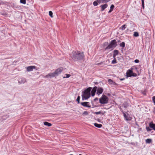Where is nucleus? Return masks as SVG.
I'll return each mask as SVG.
<instances>
[{
  "instance_id": "nucleus-52",
  "label": "nucleus",
  "mask_w": 155,
  "mask_h": 155,
  "mask_svg": "<svg viewBox=\"0 0 155 155\" xmlns=\"http://www.w3.org/2000/svg\"><path fill=\"white\" fill-rule=\"evenodd\" d=\"M0 5H1V3H0Z\"/></svg>"
},
{
  "instance_id": "nucleus-34",
  "label": "nucleus",
  "mask_w": 155,
  "mask_h": 155,
  "mask_svg": "<svg viewBox=\"0 0 155 155\" xmlns=\"http://www.w3.org/2000/svg\"><path fill=\"white\" fill-rule=\"evenodd\" d=\"M65 75H66V77H63L64 78H68L71 76L70 74H66Z\"/></svg>"
},
{
  "instance_id": "nucleus-11",
  "label": "nucleus",
  "mask_w": 155,
  "mask_h": 155,
  "mask_svg": "<svg viewBox=\"0 0 155 155\" xmlns=\"http://www.w3.org/2000/svg\"><path fill=\"white\" fill-rule=\"evenodd\" d=\"M133 72V71L129 69L128 70L126 73L127 77H131V75H132Z\"/></svg>"
},
{
  "instance_id": "nucleus-15",
  "label": "nucleus",
  "mask_w": 155,
  "mask_h": 155,
  "mask_svg": "<svg viewBox=\"0 0 155 155\" xmlns=\"http://www.w3.org/2000/svg\"><path fill=\"white\" fill-rule=\"evenodd\" d=\"M123 115L124 117V118L126 120L128 121L130 120H131V119H130V117H129L128 116H127L125 112H123Z\"/></svg>"
},
{
  "instance_id": "nucleus-35",
  "label": "nucleus",
  "mask_w": 155,
  "mask_h": 155,
  "mask_svg": "<svg viewBox=\"0 0 155 155\" xmlns=\"http://www.w3.org/2000/svg\"><path fill=\"white\" fill-rule=\"evenodd\" d=\"M152 100L155 105V96H153L152 97Z\"/></svg>"
},
{
  "instance_id": "nucleus-30",
  "label": "nucleus",
  "mask_w": 155,
  "mask_h": 155,
  "mask_svg": "<svg viewBox=\"0 0 155 155\" xmlns=\"http://www.w3.org/2000/svg\"><path fill=\"white\" fill-rule=\"evenodd\" d=\"M108 81L111 84H112L113 82V81L110 79H108Z\"/></svg>"
},
{
  "instance_id": "nucleus-6",
  "label": "nucleus",
  "mask_w": 155,
  "mask_h": 155,
  "mask_svg": "<svg viewBox=\"0 0 155 155\" xmlns=\"http://www.w3.org/2000/svg\"><path fill=\"white\" fill-rule=\"evenodd\" d=\"M146 128L147 132L150 131L152 129L155 131V124H154L152 121L150 122L149 124V127L146 126Z\"/></svg>"
},
{
  "instance_id": "nucleus-40",
  "label": "nucleus",
  "mask_w": 155,
  "mask_h": 155,
  "mask_svg": "<svg viewBox=\"0 0 155 155\" xmlns=\"http://www.w3.org/2000/svg\"><path fill=\"white\" fill-rule=\"evenodd\" d=\"M98 100V98L97 97L95 98L94 99V101L96 102V101H97Z\"/></svg>"
},
{
  "instance_id": "nucleus-45",
  "label": "nucleus",
  "mask_w": 155,
  "mask_h": 155,
  "mask_svg": "<svg viewBox=\"0 0 155 155\" xmlns=\"http://www.w3.org/2000/svg\"><path fill=\"white\" fill-rule=\"evenodd\" d=\"M153 112L155 114V107L154 108L153 110Z\"/></svg>"
},
{
  "instance_id": "nucleus-42",
  "label": "nucleus",
  "mask_w": 155,
  "mask_h": 155,
  "mask_svg": "<svg viewBox=\"0 0 155 155\" xmlns=\"http://www.w3.org/2000/svg\"><path fill=\"white\" fill-rule=\"evenodd\" d=\"M142 94H143L144 95H146V92L145 91H143L142 92Z\"/></svg>"
},
{
  "instance_id": "nucleus-33",
  "label": "nucleus",
  "mask_w": 155,
  "mask_h": 155,
  "mask_svg": "<svg viewBox=\"0 0 155 155\" xmlns=\"http://www.w3.org/2000/svg\"><path fill=\"white\" fill-rule=\"evenodd\" d=\"M93 5L94 6H96L98 5V3L97 1H94L93 3Z\"/></svg>"
},
{
  "instance_id": "nucleus-36",
  "label": "nucleus",
  "mask_w": 155,
  "mask_h": 155,
  "mask_svg": "<svg viewBox=\"0 0 155 155\" xmlns=\"http://www.w3.org/2000/svg\"><path fill=\"white\" fill-rule=\"evenodd\" d=\"M131 75L132 76L136 77L137 76V74L135 73H133H133L132 74V75Z\"/></svg>"
},
{
  "instance_id": "nucleus-18",
  "label": "nucleus",
  "mask_w": 155,
  "mask_h": 155,
  "mask_svg": "<svg viewBox=\"0 0 155 155\" xmlns=\"http://www.w3.org/2000/svg\"><path fill=\"white\" fill-rule=\"evenodd\" d=\"M44 125L45 126H48V127H51L52 126V124L47 122H45L44 123Z\"/></svg>"
},
{
  "instance_id": "nucleus-17",
  "label": "nucleus",
  "mask_w": 155,
  "mask_h": 155,
  "mask_svg": "<svg viewBox=\"0 0 155 155\" xmlns=\"http://www.w3.org/2000/svg\"><path fill=\"white\" fill-rule=\"evenodd\" d=\"M105 113L106 112L104 111L103 113H102L101 111L97 112H94L93 113L94 114H102V115H104Z\"/></svg>"
},
{
  "instance_id": "nucleus-50",
  "label": "nucleus",
  "mask_w": 155,
  "mask_h": 155,
  "mask_svg": "<svg viewBox=\"0 0 155 155\" xmlns=\"http://www.w3.org/2000/svg\"><path fill=\"white\" fill-rule=\"evenodd\" d=\"M79 155H82L81 154H79Z\"/></svg>"
},
{
  "instance_id": "nucleus-21",
  "label": "nucleus",
  "mask_w": 155,
  "mask_h": 155,
  "mask_svg": "<svg viewBox=\"0 0 155 155\" xmlns=\"http://www.w3.org/2000/svg\"><path fill=\"white\" fill-rule=\"evenodd\" d=\"M152 140L150 139H147L146 140V143H150L152 142Z\"/></svg>"
},
{
  "instance_id": "nucleus-16",
  "label": "nucleus",
  "mask_w": 155,
  "mask_h": 155,
  "mask_svg": "<svg viewBox=\"0 0 155 155\" xmlns=\"http://www.w3.org/2000/svg\"><path fill=\"white\" fill-rule=\"evenodd\" d=\"M94 125L95 127L99 128H100L102 126V124H98L96 123L94 124Z\"/></svg>"
},
{
  "instance_id": "nucleus-49",
  "label": "nucleus",
  "mask_w": 155,
  "mask_h": 155,
  "mask_svg": "<svg viewBox=\"0 0 155 155\" xmlns=\"http://www.w3.org/2000/svg\"><path fill=\"white\" fill-rule=\"evenodd\" d=\"M95 84H97V82H95Z\"/></svg>"
},
{
  "instance_id": "nucleus-39",
  "label": "nucleus",
  "mask_w": 155,
  "mask_h": 155,
  "mask_svg": "<svg viewBox=\"0 0 155 155\" xmlns=\"http://www.w3.org/2000/svg\"><path fill=\"white\" fill-rule=\"evenodd\" d=\"M97 2V3H100L101 2L102 3L101 0H97L96 1Z\"/></svg>"
},
{
  "instance_id": "nucleus-27",
  "label": "nucleus",
  "mask_w": 155,
  "mask_h": 155,
  "mask_svg": "<svg viewBox=\"0 0 155 155\" xmlns=\"http://www.w3.org/2000/svg\"><path fill=\"white\" fill-rule=\"evenodd\" d=\"M26 0H20V2L21 3L25 4H26Z\"/></svg>"
},
{
  "instance_id": "nucleus-5",
  "label": "nucleus",
  "mask_w": 155,
  "mask_h": 155,
  "mask_svg": "<svg viewBox=\"0 0 155 155\" xmlns=\"http://www.w3.org/2000/svg\"><path fill=\"white\" fill-rule=\"evenodd\" d=\"M99 100L100 103L101 104H105L107 103L109 99L107 96L103 94Z\"/></svg>"
},
{
  "instance_id": "nucleus-24",
  "label": "nucleus",
  "mask_w": 155,
  "mask_h": 155,
  "mask_svg": "<svg viewBox=\"0 0 155 155\" xmlns=\"http://www.w3.org/2000/svg\"><path fill=\"white\" fill-rule=\"evenodd\" d=\"M109 45L108 43V42H105L103 44V46L104 47H107Z\"/></svg>"
},
{
  "instance_id": "nucleus-51",
  "label": "nucleus",
  "mask_w": 155,
  "mask_h": 155,
  "mask_svg": "<svg viewBox=\"0 0 155 155\" xmlns=\"http://www.w3.org/2000/svg\"><path fill=\"white\" fill-rule=\"evenodd\" d=\"M153 131H152V132H151V133H153Z\"/></svg>"
},
{
  "instance_id": "nucleus-38",
  "label": "nucleus",
  "mask_w": 155,
  "mask_h": 155,
  "mask_svg": "<svg viewBox=\"0 0 155 155\" xmlns=\"http://www.w3.org/2000/svg\"><path fill=\"white\" fill-rule=\"evenodd\" d=\"M134 61L136 63H138L139 62V61L138 59H136Z\"/></svg>"
},
{
  "instance_id": "nucleus-20",
  "label": "nucleus",
  "mask_w": 155,
  "mask_h": 155,
  "mask_svg": "<svg viewBox=\"0 0 155 155\" xmlns=\"http://www.w3.org/2000/svg\"><path fill=\"white\" fill-rule=\"evenodd\" d=\"M119 45L120 47H122L123 48V49L125 47V43L124 42H123L120 43Z\"/></svg>"
},
{
  "instance_id": "nucleus-28",
  "label": "nucleus",
  "mask_w": 155,
  "mask_h": 155,
  "mask_svg": "<svg viewBox=\"0 0 155 155\" xmlns=\"http://www.w3.org/2000/svg\"><path fill=\"white\" fill-rule=\"evenodd\" d=\"M110 0H101L102 3H107L109 2Z\"/></svg>"
},
{
  "instance_id": "nucleus-2",
  "label": "nucleus",
  "mask_w": 155,
  "mask_h": 155,
  "mask_svg": "<svg viewBox=\"0 0 155 155\" xmlns=\"http://www.w3.org/2000/svg\"><path fill=\"white\" fill-rule=\"evenodd\" d=\"M63 68H62L61 67L58 68L55 70L54 72L52 73H50L44 77L48 78H53L56 76H58L63 71Z\"/></svg>"
},
{
  "instance_id": "nucleus-46",
  "label": "nucleus",
  "mask_w": 155,
  "mask_h": 155,
  "mask_svg": "<svg viewBox=\"0 0 155 155\" xmlns=\"http://www.w3.org/2000/svg\"><path fill=\"white\" fill-rule=\"evenodd\" d=\"M117 41L119 42H120L121 41L120 40H118Z\"/></svg>"
},
{
  "instance_id": "nucleus-31",
  "label": "nucleus",
  "mask_w": 155,
  "mask_h": 155,
  "mask_svg": "<svg viewBox=\"0 0 155 155\" xmlns=\"http://www.w3.org/2000/svg\"><path fill=\"white\" fill-rule=\"evenodd\" d=\"M142 1V7H143V9L144 8V0H141Z\"/></svg>"
},
{
  "instance_id": "nucleus-8",
  "label": "nucleus",
  "mask_w": 155,
  "mask_h": 155,
  "mask_svg": "<svg viewBox=\"0 0 155 155\" xmlns=\"http://www.w3.org/2000/svg\"><path fill=\"white\" fill-rule=\"evenodd\" d=\"M97 88V87L95 86L92 89H91L90 93H91V95L92 97H94L95 95Z\"/></svg>"
},
{
  "instance_id": "nucleus-48",
  "label": "nucleus",
  "mask_w": 155,
  "mask_h": 155,
  "mask_svg": "<svg viewBox=\"0 0 155 155\" xmlns=\"http://www.w3.org/2000/svg\"><path fill=\"white\" fill-rule=\"evenodd\" d=\"M101 63H99V64H98V65H100V64H101Z\"/></svg>"
},
{
  "instance_id": "nucleus-13",
  "label": "nucleus",
  "mask_w": 155,
  "mask_h": 155,
  "mask_svg": "<svg viewBox=\"0 0 155 155\" xmlns=\"http://www.w3.org/2000/svg\"><path fill=\"white\" fill-rule=\"evenodd\" d=\"M108 6V5L107 4H105L104 5H102L101 6V11H103Z\"/></svg>"
},
{
  "instance_id": "nucleus-23",
  "label": "nucleus",
  "mask_w": 155,
  "mask_h": 155,
  "mask_svg": "<svg viewBox=\"0 0 155 155\" xmlns=\"http://www.w3.org/2000/svg\"><path fill=\"white\" fill-rule=\"evenodd\" d=\"M133 35L135 37H137L139 36V33L138 32H135L134 33V34Z\"/></svg>"
},
{
  "instance_id": "nucleus-3",
  "label": "nucleus",
  "mask_w": 155,
  "mask_h": 155,
  "mask_svg": "<svg viewBox=\"0 0 155 155\" xmlns=\"http://www.w3.org/2000/svg\"><path fill=\"white\" fill-rule=\"evenodd\" d=\"M92 88L89 87L85 89L84 92L83 94L82 95V99L83 100H87L89 98L90 96V92Z\"/></svg>"
},
{
  "instance_id": "nucleus-37",
  "label": "nucleus",
  "mask_w": 155,
  "mask_h": 155,
  "mask_svg": "<svg viewBox=\"0 0 155 155\" xmlns=\"http://www.w3.org/2000/svg\"><path fill=\"white\" fill-rule=\"evenodd\" d=\"M114 7V5H112L110 6V9L113 10Z\"/></svg>"
},
{
  "instance_id": "nucleus-9",
  "label": "nucleus",
  "mask_w": 155,
  "mask_h": 155,
  "mask_svg": "<svg viewBox=\"0 0 155 155\" xmlns=\"http://www.w3.org/2000/svg\"><path fill=\"white\" fill-rule=\"evenodd\" d=\"M103 90H104L102 88L99 87L97 88V94L98 95L101 94L103 92Z\"/></svg>"
},
{
  "instance_id": "nucleus-25",
  "label": "nucleus",
  "mask_w": 155,
  "mask_h": 155,
  "mask_svg": "<svg viewBox=\"0 0 155 155\" xmlns=\"http://www.w3.org/2000/svg\"><path fill=\"white\" fill-rule=\"evenodd\" d=\"M112 64H114L117 63V61L115 58H114V59L111 62Z\"/></svg>"
},
{
  "instance_id": "nucleus-19",
  "label": "nucleus",
  "mask_w": 155,
  "mask_h": 155,
  "mask_svg": "<svg viewBox=\"0 0 155 155\" xmlns=\"http://www.w3.org/2000/svg\"><path fill=\"white\" fill-rule=\"evenodd\" d=\"M122 106L126 108L128 106V103L127 102H124L122 104Z\"/></svg>"
},
{
  "instance_id": "nucleus-47",
  "label": "nucleus",
  "mask_w": 155,
  "mask_h": 155,
  "mask_svg": "<svg viewBox=\"0 0 155 155\" xmlns=\"http://www.w3.org/2000/svg\"><path fill=\"white\" fill-rule=\"evenodd\" d=\"M129 31V29H127V30L126 31V32H127V31Z\"/></svg>"
},
{
  "instance_id": "nucleus-10",
  "label": "nucleus",
  "mask_w": 155,
  "mask_h": 155,
  "mask_svg": "<svg viewBox=\"0 0 155 155\" xmlns=\"http://www.w3.org/2000/svg\"><path fill=\"white\" fill-rule=\"evenodd\" d=\"M36 66H30L27 67V70L28 71H32L34 69L36 68Z\"/></svg>"
},
{
  "instance_id": "nucleus-44",
  "label": "nucleus",
  "mask_w": 155,
  "mask_h": 155,
  "mask_svg": "<svg viewBox=\"0 0 155 155\" xmlns=\"http://www.w3.org/2000/svg\"><path fill=\"white\" fill-rule=\"evenodd\" d=\"M112 11H113V10H112L111 9H110V10H109V12H108V13H109L111 12H112Z\"/></svg>"
},
{
  "instance_id": "nucleus-43",
  "label": "nucleus",
  "mask_w": 155,
  "mask_h": 155,
  "mask_svg": "<svg viewBox=\"0 0 155 155\" xmlns=\"http://www.w3.org/2000/svg\"><path fill=\"white\" fill-rule=\"evenodd\" d=\"M124 79H125V78H120V81H123V80H124Z\"/></svg>"
},
{
  "instance_id": "nucleus-41",
  "label": "nucleus",
  "mask_w": 155,
  "mask_h": 155,
  "mask_svg": "<svg viewBox=\"0 0 155 155\" xmlns=\"http://www.w3.org/2000/svg\"><path fill=\"white\" fill-rule=\"evenodd\" d=\"M120 110L121 111V112L122 113H123V112H124L123 110H122V109L121 107H120Z\"/></svg>"
},
{
  "instance_id": "nucleus-1",
  "label": "nucleus",
  "mask_w": 155,
  "mask_h": 155,
  "mask_svg": "<svg viewBox=\"0 0 155 155\" xmlns=\"http://www.w3.org/2000/svg\"><path fill=\"white\" fill-rule=\"evenodd\" d=\"M71 56L74 61H79L83 59L84 55L83 52L73 51L71 54Z\"/></svg>"
},
{
  "instance_id": "nucleus-4",
  "label": "nucleus",
  "mask_w": 155,
  "mask_h": 155,
  "mask_svg": "<svg viewBox=\"0 0 155 155\" xmlns=\"http://www.w3.org/2000/svg\"><path fill=\"white\" fill-rule=\"evenodd\" d=\"M117 45V42L115 39L112 40L110 43L109 45L104 49V50L111 49V50L114 49Z\"/></svg>"
},
{
  "instance_id": "nucleus-32",
  "label": "nucleus",
  "mask_w": 155,
  "mask_h": 155,
  "mask_svg": "<svg viewBox=\"0 0 155 155\" xmlns=\"http://www.w3.org/2000/svg\"><path fill=\"white\" fill-rule=\"evenodd\" d=\"M88 114V113L87 111H84L82 114L83 115H87Z\"/></svg>"
},
{
  "instance_id": "nucleus-22",
  "label": "nucleus",
  "mask_w": 155,
  "mask_h": 155,
  "mask_svg": "<svg viewBox=\"0 0 155 155\" xmlns=\"http://www.w3.org/2000/svg\"><path fill=\"white\" fill-rule=\"evenodd\" d=\"M126 25H123L121 28H120V29L122 30H124L126 27Z\"/></svg>"
},
{
  "instance_id": "nucleus-26",
  "label": "nucleus",
  "mask_w": 155,
  "mask_h": 155,
  "mask_svg": "<svg viewBox=\"0 0 155 155\" xmlns=\"http://www.w3.org/2000/svg\"><path fill=\"white\" fill-rule=\"evenodd\" d=\"M80 96H78L77 97V98L76 99V101H77L78 104H80Z\"/></svg>"
},
{
  "instance_id": "nucleus-14",
  "label": "nucleus",
  "mask_w": 155,
  "mask_h": 155,
  "mask_svg": "<svg viewBox=\"0 0 155 155\" xmlns=\"http://www.w3.org/2000/svg\"><path fill=\"white\" fill-rule=\"evenodd\" d=\"M119 54V51L117 50H115L113 51V58L116 57V55H117Z\"/></svg>"
},
{
  "instance_id": "nucleus-29",
  "label": "nucleus",
  "mask_w": 155,
  "mask_h": 155,
  "mask_svg": "<svg viewBox=\"0 0 155 155\" xmlns=\"http://www.w3.org/2000/svg\"><path fill=\"white\" fill-rule=\"evenodd\" d=\"M49 14L50 16L51 17H53V13L52 11H49Z\"/></svg>"
},
{
  "instance_id": "nucleus-12",
  "label": "nucleus",
  "mask_w": 155,
  "mask_h": 155,
  "mask_svg": "<svg viewBox=\"0 0 155 155\" xmlns=\"http://www.w3.org/2000/svg\"><path fill=\"white\" fill-rule=\"evenodd\" d=\"M26 80L25 78H21L19 79L18 82L20 84H24L26 82Z\"/></svg>"
},
{
  "instance_id": "nucleus-7",
  "label": "nucleus",
  "mask_w": 155,
  "mask_h": 155,
  "mask_svg": "<svg viewBox=\"0 0 155 155\" xmlns=\"http://www.w3.org/2000/svg\"><path fill=\"white\" fill-rule=\"evenodd\" d=\"M81 104L84 107H86L88 108L91 107V106L90 105V103L89 102H81Z\"/></svg>"
}]
</instances>
